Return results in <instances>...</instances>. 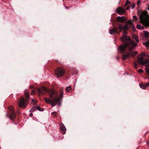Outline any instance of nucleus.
<instances>
[{
	"label": "nucleus",
	"mask_w": 149,
	"mask_h": 149,
	"mask_svg": "<svg viewBox=\"0 0 149 149\" xmlns=\"http://www.w3.org/2000/svg\"><path fill=\"white\" fill-rule=\"evenodd\" d=\"M126 30H123L124 35L121 38V40L123 42V45L120 46L118 48L119 51L123 54L122 59L125 60L130 56H134L137 54L136 52H133L132 49L137 45V43L134 40H131L130 37L127 36L126 34Z\"/></svg>",
	"instance_id": "1"
},
{
	"label": "nucleus",
	"mask_w": 149,
	"mask_h": 149,
	"mask_svg": "<svg viewBox=\"0 0 149 149\" xmlns=\"http://www.w3.org/2000/svg\"><path fill=\"white\" fill-rule=\"evenodd\" d=\"M39 95H41L45 94L46 93H48L51 99H53L52 100L47 97L44 98L45 102L48 104H51L52 106L54 107L56 105L57 103L60 102L61 99L63 97V93L62 91L60 92L59 96L58 97V93L53 89H47L46 88L44 87H41L37 89Z\"/></svg>",
	"instance_id": "2"
},
{
	"label": "nucleus",
	"mask_w": 149,
	"mask_h": 149,
	"mask_svg": "<svg viewBox=\"0 0 149 149\" xmlns=\"http://www.w3.org/2000/svg\"><path fill=\"white\" fill-rule=\"evenodd\" d=\"M26 98L22 97L18 102V106L19 107L23 109H25L26 107L27 104L29 103V93H26L25 94Z\"/></svg>",
	"instance_id": "3"
},
{
	"label": "nucleus",
	"mask_w": 149,
	"mask_h": 149,
	"mask_svg": "<svg viewBox=\"0 0 149 149\" xmlns=\"http://www.w3.org/2000/svg\"><path fill=\"white\" fill-rule=\"evenodd\" d=\"M140 20L141 23L144 26H148L149 22L148 21L147 19H148V16L146 12L143 13L140 16Z\"/></svg>",
	"instance_id": "4"
},
{
	"label": "nucleus",
	"mask_w": 149,
	"mask_h": 149,
	"mask_svg": "<svg viewBox=\"0 0 149 149\" xmlns=\"http://www.w3.org/2000/svg\"><path fill=\"white\" fill-rule=\"evenodd\" d=\"M65 70L63 69L59 68L55 70V74L57 77H61L64 75Z\"/></svg>",
	"instance_id": "5"
},
{
	"label": "nucleus",
	"mask_w": 149,
	"mask_h": 149,
	"mask_svg": "<svg viewBox=\"0 0 149 149\" xmlns=\"http://www.w3.org/2000/svg\"><path fill=\"white\" fill-rule=\"evenodd\" d=\"M8 109L11 112L9 116L11 120H13L16 117V114L14 112V108L13 106H10L8 107Z\"/></svg>",
	"instance_id": "6"
},
{
	"label": "nucleus",
	"mask_w": 149,
	"mask_h": 149,
	"mask_svg": "<svg viewBox=\"0 0 149 149\" xmlns=\"http://www.w3.org/2000/svg\"><path fill=\"white\" fill-rule=\"evenodd\" d=\"M138 62L140 64L144 65L146 64L148 65V60L147 59L146 60H144L143 58H139L138 60Z\"/></svg>",
	"instance_id": "7"
},
{
	"label": "nucleus",
	"mask_w": 149,
	"mask_h": 149,
	"mask_svg": "<svg viewBox=\"0 0 149 149\" xmlns=\"http://www.w3.org/2000/svg\"><path fill=\"white\" fill-rule=\"evenodd\" d=\"M109 33L111 35L114 34L115 33H118V34H120V31L119 30L118 28H111L109 30Z\"/></svg>",
	"instance_id": "8"
},
{
	"label": "nucleus",
	"mask_w": 149,
	"mask_h": 149,
	"mask_svg": "<svg viewBox=\"0 0 149 149\" xmlns=\"http://www.w3.org/2000/svg\"><path fill=\"white\" fill-rule=\"evenodd\" d=\"M130 27L128 26L127 25L124 26L123 27L120 24L118 27V30L120 32H122L123 30H128Z\"/></svg>",
	"instance_id": "9"
},
{
	"label": "nucleus",
	"mask_w": 149,
	"mask_h": 149,
	"mask_svg": "<svg viewBox=\"0 0 149 149\" xmlns=\"http://www.w3.org/2000/svg\"><path fill=\"white\" fill-rule=\"evenodd\" d=\"M125 12V10L124 9L121 8H118L116 10V12L119 14L122 15Z\"/></svg>",
	"instance_id": "10"
},
{
	"label": "nucleus",
	"mask_w": 149,
	"mask_h": 149,
	"mask_svg": "<svg viewBox=\"0 0 149 149\" xmlns=\"http://www.w3.org/2000/svg\"><path fill=\"white\" fill-rule=\"evenodd\" d=\"M116 20L119 22L123 23L125 21L126 19L125 17L124 16L120 17L118 16L117 17Z\"/></svg>",
	"instance_id": "11"
},
{
	"label": "nucleus",
	"mask_w": 149,
	"mask_h": 149,
	"mask_svg": "<svg viewBox=\"0 0 149 149\" xmlns=\"http://www.w3.org/2000/svg\"><path fill=\"white\" fill-rule=\"evenodd\" d=\"M60 128H61V130L63 132V134H64L65 133V132L66 131V129L65 128V127L64 125V124L63 123H61L60 125Z\"/></svg>",
	"instance_id": "12"
},
{
	"label": "nucleus",
	"mask_w": 149,
	"mask_h": 149,
	"mask_svg": "<svg viewBox=\"0 0 149 149\" xmlns=\"http://www.w3.org/2000/svg\"><path fill=\"white\" fill-rule=\"evenodd\" d=\"M143 84L142 83H140L139 84L140 87L141 88L145 89H146V87H148L149 86V81L148 82L144 84Z\"/></svg>",
	"instance_id": "13"
},
{
	"label": "nucleus",
	"mask_w": 149,
	"mask_h": 149,
	"mask_svg": "<svg viewBox=\"0 0 149 149\" xmlns=\"http://www.w3.org/2000/svg\"><path fill=\"white\" fill-rule=\"evenodd\" d=\"M133 39H134V40H135V41H136L137 42H139V40L138 39V37H137L135 35H133Z\"/></svg>",
	"instance_id": "14"
},
{
	"label": "nucleus",
	"mask_w": 149,
	"mask_h": 149,
	"mask_svg": "<svg viewBox=\"0 0 149 149\" xmlns=\"http://www.w3.org/2000/svg\"><path fill=\"white\" fill-rule=\"evenodd\" d=\"M136 28L138 29H144V27L143 26H141V24H137Z\"/></svg>",
	"instance_id": "15"
},
{
	"label": "nucleus",
	"mask_w": 149,
	"mask_h": 149,
	"mask_svg": "<svg viewBox=\"0 0 149 149\" xmlns=\"http://www.w3.org/2000/svg\"><path fill=\"white\" fill-rule=\"evenodd\" d=\"M36 107V109L38 110L39 111H42L43 110V109L42 108H40V106H35Z\"/></svg>",
	"instance_id": "16"
},
{
	"label": "nucleus",
	"mask_w": 149,
	"mask_h": 149,
	"mask_svg": "<svg viewBox=\"0 0 149 149\" xmlns=\"http://www.w3.org/2000/svg\"><path fill=\"white\" fill-rule=\"evenodd\" d=\"M36 109V108L35 107H33L32 109L30 110L29 111L31 112H33Z\"/></svg>",
	"instance_id": "17"
},
{
	"label": "nucleus",
	"mask_w": 149,
	"mask_h": 149,
	"mask_svg": "<svg viewBox=\"0 0 149 149\" xmlns=\"http://www.w3.org/2000/svg\"><path fill=\"white\" fill-rule=\"evenodd\" d=\"M71 89V87L70 86H69L67 87L65 89L66 91L68 92L69 91H70Z\"/></svg>",
	"instance_id": "18"
},
{
	"label": "nucleus",
	"mask_w": 149,
	"mask_h": 149,
	"mask_svg": "<svg viewBox=\"0 0 149 149\" xmlns=\"http://www.w3.org/2000/svg\"><path fill=\"white\" fill-rule=\"evenodd\" d=\"M144 36L146 37H149V33L148 32L146 31L144 33Z\"/></svg>",
	"instance_id": "19"
},
{
	"label": "nucleus",
	"mask_w": 149,
	"mask_h": 149,
	"mask_svg": "<svg viewBox=\"0 0 149 149\" xmlns=\"http://www.w3.org/2000/svg\"><path fill=\"white\" fill-rule=\"evenodd\" d=\"M130 3V2L129 1V0H126V2L125 3V7L127 6Z\"/></svg>",
	"instance_id": "20"
},
{
	"label": "nucleus",
	"mask_w": 149,
	"mask_h": 149,
	"mask_svg": "<svg viewBox=\"0 0 149 149\" xmlns=\"http://www.w3.org/2000/svg\"><path fill=\"white\" fill-rule=\"evenodd\" d=\"M127 23L131 26H133L132 21H130V20H129L127 21Z\"/></svg>",
	"instance_id": "21"
},
{
	"label": "nucleus",
	"mask_w": 149,
	"mask_h": 149,
	"mask_svg": "<svg viewBox=\"0 0 149 149\" xmlns=\"http://www.w3.org/2000/svg\"><path fill=\"white\" fill-rule=\"evenodd\" d=\"M138 65L136 63H135V62L134 63V67L135 68L137 69L138 68Z\"/></svg>",
	"instance_id": "22"
},
{
	"label": "nucleus",
	"mask_w": 149,
	"mask_h": 149,
	"mask_svg": "<svg viewBox=\"0 0 149 149\" xmlns=\"http://www.w3.org/2000/svg\"><path fill=\"white\" fill-rule=\"evenodd\" d=\"M147 75H149V76L148 78H147L149 79V66H148V67H147Z\"/></svg>",
	"instance_id": "23"
},
{
	"label": "nucleus",
	"mask_w": 149,
	"mask_h": 149,
	"mask_svg": "<svg viewBox=\"0 0 149 149\" xmlns=\"http://www.w3.org/2000/svg\"><path fill=\"white\" fill-rule=\"evenodd\" d=\"M138 71L139 73H143L144 72V71L143 70L141 69H139L138 70Z\"/></svg>",
	"instance_id": "24"
},
{
	"label": "nucleus",
	"mask_w": 149,
	"mask_h": 149,
	"mask_svg": "<svg viewBox=\"0 0 149 149\" xmlns=\"http://www.w3.org/2000/svg\"><path fill=\"white\" fill-rule=\"evenodd\" d=\"M52 115L54 116H56L57 115V113L55 111L53 112L52 113Z\"/></svg>",
	"instance_id": "25"
},
{
	"label": "nucleus",
	"mask_w": 149,
	"mask_h": 149,
	"mask_svg": "<svg viewBox=\"0 0 149 149\" xmlns=\"http://www.w3.org/2000/svg\"><path fill=\"white\" fill-rule=\"evenodd\" d=\"M144 45L146 47H148L149 46V42L145 43Z\"/></svg>",
	"instance_id": "26"
},
{
	"label": "nucleus",
	"mask_w": 149,
	"mask_h": 149,
	"mask_svg": "<svg viewBox=\"0 0 149 149\" xmlns=\"http://www.w3.org/2000/svg\"><path fill=\"white\" fill-rule=\"evenodd\" d=\"M133 19H134L135 21H137L138 19V18L136 17V16H133Z\"/></svg>",
	"instance_id": "27"
},
{
	"label": "nucleus",
	"mask_w": 149,
	"mask_h": 149,
	"mask_svg": "<svg viewBox=\"0 0 149 149\" xmlns=\"http://www.w3.org/2000/svg\"><path fill=\"white\" fill-rule=\"evenodd\" d=\"M35 94L34 91H32V92H31V95H33Z\"/></svg>",
	"instance_id": "28"
},
{
	"label": "nucleus",
	"mask_w": 149,
	"mask_h": 149,
	"mask_svg": "<svg viewBox=\"0 0 149 149\" xmlns=\"http://www.w3.org/2000/svg\"><path fill=\"white\" fill-rule=\"evenodd\" d=\"M135 5L134 4L132 5V9H133L135 7Z\"/></svg>",
	"instance_id": "29"
},
{
	"label": "nucleus",
	"mask_w": 149,
	"mask_h": 149,
	"mask_svg": "<svg viewBox=\"0 0 149 149\" xmlns=\"http://www.w3.org/2000/svg\"><path fill=\"white\" fill-rule=\"evenodd\" d=\"M130 8V6L127 7V8H126V10H129Z\"/></svg>",
	"instance_id": "30"
},
{
	"label": "nucleus",
	"mask_w": 149,
	"mask_h": 149,
	"mask_svg": "<svg viewBox=\"0 0 149 149\" xmlns=\"http://www.w3.org/2000/svg\"><path fill=\"white\" fill-rule=\"evenodd\" d=\"M140 3V1H137V4L138 5H139Z\"/></svg>",
	"instance_id": "31"
},
{
	"label": "nucleus",
	"mask_w": 149,
	"mask_h": 149,
	"mask_svg": "<svg viewBox=\"0 0 149 149\" xmlns=\"http://www.w3.org/2000/svg\"><path fill=\"white\" fill-rule=\"evenodd\" d=\"M33 116V114L32 113H30L29 115V116L30 117H31V116Z\"/></svg>",
	"instance_id": "32"
},
{
	"label": "nucleus",
	"mask_w": 149,
	"mask_h": 149,
	"mask_svg": "<svg viewBox=\"0 0 149 149\" xmlns=\"http://www.w3.org/2000/svg\"><path fill=\"white\" fill-rule=\"evenodd\" d=\"M30 88L31 89L33 88V87L32 86H31L30 87Z\"/></svg>",
	"instance_id": "33"
},
{
	"label": "nucleus",
	"mask_w": 149,
	"mask_h": 149,
	"mask_svg": "<svg viewBox=\"0 0 149 149\" xmlns=\"http://www.w3.org/2000/svg\"><path fill=\"white\" fill-rule=\"evenodd\" d=\"M147 143L149 145V141H147Z\"/></svg>",
	"instance_id": "34"
},
{
	"label": "nucleus",
	"mask_w": 149,
	"mask_h": 149,
	"mask_svg": "<svg viewBox=\"0 0 149 149\" xmlns=\"http://www.w3.org/2000/svg\"><path fill=\"white\" fill-rule=\"evenodd\" d=\"M32 102H34V100H33L32 99Z\"/></svg>",
	"instance_id": "35"
},
{
	"label": "nucleus",
	"mask_w": 149,
	"mask_h": 149,
	"mask_svg": "<svg viewBox=\"0 0 149 149\" xmlns=\"http://www.w3.org/2000/svg\"><path fill=\"white\" fill-rule=\"evenodd\" d=\"M148 10H149V6H148Z\"/></svg>",
	"instance_id": "36"
},
{
	"label": "nucleus",
	"mask_w": 149,
	"mask_h": 149,
	"mask_svg": "<svg viewBox=\"0 0 149 149\" xmlns=\"http://www.w3.org/2000/svg\"><path fill=\"white\" fill-rule=\"evenodd\" d=\"M0 149H1V148L0 147Z\"/></svg>",
	"instance_id": "37"
}]
</instances>
